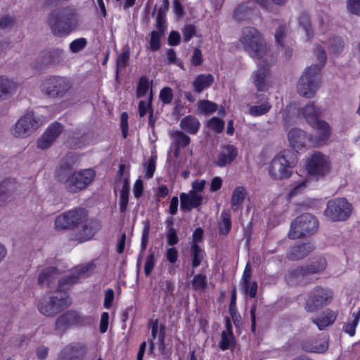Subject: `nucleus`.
<instances>
[{
  "instance_id": "nucleus-53",
  "label": "nucleus",
  "mask_w": 360,
  "mask_h": 360,
  "mask_svg": "<svg viewBox=\"0 0 360 360\" xmlns=\"http://www.w3.org/2000/svg\"><path fill=\"white\" fill-rule=\"evenodd\" d=\"M248 6L246 4H240L238 5L234 11L233 17L237 21H243L246 19Z\"/></svg>"
},
{
  "instance_id": "nucleus-50",
  "label": "nucleus",
  "mask_w": 360,
  "mask_h": 360,
  "mask_svg": "<svg viewBox=\"0 0 360 360\" xmlns=\"http://www.w3.org/2000/svg\"><path fill=\"white\" fill-rule=\"evenodd\" d=\"M174 142L177 148H185L190 144L191 139L181 131H176L174 134Z\"/></svg>"
},
{
  "instance_id": "nucleus-4",
  "label": "nucleus",
  "mask_w": 360,
  "mask_h": 360,
  "mask_svg": "<svg viewBox=\"0 0 360 360\" xmlns=\"http://www.w3.org/2000/svg\"><path fill=\"white\" fill-rule=\"evenodd\" d=\"M48 20L51 32L56 37L68 35L78 25L77 15L73 11L65 12L59 15L57 11H53Z\"/></svg>"
},
{
  "instance_id": "nucleus-56",
  "label": "nucleus",
  "mask_w": 360,
  "mask_h": 360,
  "mask_svg": "<svg viewBox=\"0 0 360 360\" xmlns=\"http://www.w3.org/2000/svg\"><path fill=\"white\" fill-rule=\"evenodd\" d=\"M150 229V224L149 220H146L143 224V228L142 231L141 235V250H146L148 240H149V233Z\"/></svg>"
},
{
  "instance_id": "nucleus-25",
  "label": "nucleus",
  "mask_w": 360,
  "mask_h": 360,
  "mask_svg": "<svg viewBox=\"0 0 360 360\" xmlns=\"http://www.w3.org/2000/svg\"><path fill=\"white\" fill-rule=\"evenodd\" d=\"M214 81L212 74H200L197 75L192 82V89L196 94H200L210 88Z\"/></svg>"
},
{
  "instance_id": "nucleus-45",
  "label": "nucleus",
  "mask_w": 360,
  "mask_h": 360,
  "mask_svg": "<svg viewBox=\"0 0 360 360\" xmlns=\"http://www.w3.org/2000/svg\"><path fill=\"white\" fill-rule=\"evenodd\" d=\"M165 34H160V32L155 30H153L150 33V39H149V49L155 52L158 51L161 47V37Z\"/></svg>"
},
{
  "instance_id": "nucleus-29",
  "label": "nucleus",
  "mask_w": 360,
  "mask_h": 360,
  "mask_svg": "<svg viewBox=\"0 0 360 360\" xmlns=\"http://www.w3.org/2000/svg\"><path fill=\"white\" fill-rule=\"evenodd\" d=\"M190 254L193 268L191 275H193L194 274V269L201 264L202 260L206 257V252L200 245L191 244Z\"/></svg>"
},
{
  "instance_id": "nucleus-57",
  "label": "nucleus",
  "mask_w": 360,
  "mask_h": 360,
  "mask_svg": "<svg viewBox=\"0 0 360 360\" xmlns=\"http://www.w3.org/2000/svg\"><path fill=\"white\" fill-rule=\"evenodd\" d=\"M183 39L184 42H188L196 35V27L194 25H186L182 29Z\"/></svg>"
},
{
  "instance_id": "nucleus-37",
  "label": "nucleus",
  "mask_w": 360,
  "mask_h": 360,
  "mask_svg": "<svg viewBox=\"0 0 360 360\" xmlns=\"http://www.w3.org/2000/svg\"><path fill=\"white\" fill-rule=\"evenodd\" d=\"M130 58V48L128 45L123 47L121 53L118 54L116 59V72L125 69L129 65Z\"/></svg>"
},
{
  "instance_id": "nucleus-33",
  "label": "nucleus",
  "mask_w": 360,
  "mask_h": 360,
  "mask_svg": "<svg viewBox=\"0 0 360 360\" xmlns=\"http://www.w3.org/2000/svg\"><path fill=\"white\" fill-rule=\"evenodd\" d=\"M302 114L310 126L321 120L319 119L321 115V109L314 104L307 105L302 110Z\"/></svg>"
},
{
  "instance_id": "nucleus-31",
  "label": "nucleus",
  "mask_w": 360,
  "mask_h": 360,
  "mask_svg": "<svg viewBox=\"0 0 360 360\" xmlns=\"http://www.w3.org/2000/svg\"><path fill=\"white\" fill-rule=\"evenodd\" d=\"M180 127L186 133L195 134L200 129V123L195 116L189 115L182 118Z\"/></svg>"
},
{
  "instance_id": "nucleus-40",
  "label": "nucleus",
  "mask_w": 360,
  "mask_h": 360,
  "mask_svg": "<svg viewBox=\"0 0 360 360\" xmlns=\"http://www.w3.org/2000/svg\"><path fill=\"white\" fill-rule=\"evenodd\" d=\"M302 347L309 352L324 353L328 349V342L326 340L320 342L315 341L312 343L306 342L302 344Z\"/></svg>"
},
{
  "instance_id": "nucleus-64",
  "label": "nucleus",
  "mask_w": 360,
  "mask_h": 360,
  "mask_svg": "<svg viewBox=\"0 0 360 360\" xmlns=\"http://www.w3.org/2000/svg\"><path fill=\"white\" fill-rule=\"evenodd\" d=\"M347 8L352 14L360 16V0H347Z\"/></svg>"
},
{
  "instance_id": "nucleus-28",
  "label": "nucleus",
  "mask_w": 360,
  "mask_h": 360,
  "mask_svg": "<svg viewBox=\"0 0 360 360\" xmlns=\"http://www.w3.org/2000/svg\"><path fill=\"white\" fill-rule=\"evenodd\" d=\"M261 96V94H256L255 97L257 99L256 103H259L260 101H262V104L258 105H252L249 108V114L253 117L264 115L271 109V105L269 102L268 98H265V100L263 101V98H259Z\"/></svg>"
},
{
  "instance_id": "nucleus-43",
  "label": "nucleus",
  "mask_w": 360,
  "mask_h": 360,
  "mask_svg": "<svg viewBox=\"0 0 360 360\" xmlns=\"http://www.w3.org/2000/svg\"><path fill=\"white\" fill-rule=\"evenodd\" d=\"M11 187H13L11 179H7L0 183V206L10 198Z\"/></svg>"
},
{
  "instance_id": "nucleus-7",
  "label": "nucleus",
  "mask_w": 360,
  "mask_h": 360,
  "mask_svg": "<svg viewBox=\"0 0 360 360\" xmlns=\"http://www.w3.org/2000/svg\"><path fill=\"white\" fill-rule=\"evenodd\" d=\"M330 169L329 156L321 151H314L306 158V172L309 176L316 180L324 178L330 172Z\"/></svg>"
},
{
  "instance_id": "nucleus-1",
  "label": "nucleus",
  "mask_w": 360,
  "mask_h": 360,
  "mask_svg": "<svg viewBox=\"0 0 360 360\" xmlns=\"http://www.w3.org/2000/svg\"><path fill=\"white\" fill-rule=\"evenodd\" d=\"M314 54L319 62V65H311L304 70L297 85V91L300 96L306 98L314 96L319 87L321 71L326 63V51L321 45L314 49Z\"/></svg>"
},
{
  "instance_id": "nucleus-11",
  "label": "nucleus",
  "mask_w": 360,
  "mask_h": 360,
  "mask_svg": "<svg viewBox=\"0 0 360 360\" xmlns=\"http://www.w3.org/2000/svg\"><path fill=\"white\" fill-rule=\"evenodd\" d=\"M72 85L68 79L61 76H51L41 84V90L50 98H63L70 91Z\"/></svg>"
},
{
  "instance_id": "nucleus-42",
  "label": "nucleus",
  "mask_w": 360,
  "mask_h": 360,
  "mask_svg": "<svg viewBox=\"0 0 360 360\" xmlns=\"http://www.w3.org/2000/svg\"><path fill=\"white\" fill-rule=\"evenodd\" d=\"M232 227L231 214L229 211H223L221 213V221L219 224V233L220 235L226 236Z\"/></svg>"
},
{
  "instance_id": "nucleus-47",
  "label": "nucleus",
  "mask_w": 360,
  "mask_h": 360,
  "mask_svg": "<svg viewBox=\"0 0 360 360\" xmlns=\"http://www.w3.org/2000/svg\"><path fill=\"white\" fill-rule=\"evenodd\" d=\"M73 164L69 162L67 160H63L58 167V176L63 182V180L72 173Z\"/></svg>"
},
{
  "instance_id": "nucleus-10",
  "label": "nucleus",
  "mask_w": 360,
  "mask_h": 360,
  "mask_svg": "<svg viewBox=\"0 0 360 360\" xmlns=\"http://www.w3.org/2000/svg\"><path fill=\"white\" fill-rule=\"evenodd\" d=\"M93 321L94 318L91 316H81L77 311L68 310L57 318L54 330L65 333L72 326H89Z\"/></svg>"
},
{
  "instance_id": "nucleus-6",
  "label": "nucleus",
  "mask_w": 360,
  "mask_h": 360,
  "mask_svg": "<svg viewBox=\"0 0 360 360\" xmlns=\"http://www.w3.org/2000/svg\"><path fill=\"white\" fill-rule=\"evenodd\" d=\"M333 297L334 292L331 288L316 285L308 292L304 309L309 313L315 312L330 304Z\"/></svg>"
},
{
  "instance_id": "nucleus-2",
  "label": "nucleus",
  "mask_w": 360,
  "mask_h": 360,
  "mask_svg": "<svg viewBox=\"0 0 360 360\" xmlns=\"http://www.w3.org/2000/svg\"><path fill=\"white\" fill-rule=\"evenodd\" d=\"M297 162L296 156L288 150L280 151L272 159L269 166V174L274 181L288 179L291 176L292 169Z\"/></svg>"
},
{
  "instance_id": "nucleus-18",
  "label": "nucleus",
  "mask_w": 360,
  "mask_h": 360,
  "mask_svg": "<svg viewBox=\"0 0 360 360\" xmlns=\"http://www.w3.org/2000/svg\"><path fill=\"white\" fill-rule=\"evenodd\" d=\"M86 350L87 348L84 344L72 342L62 349L58 360H82Z\"/></svg>"
},
{
  "instance_id": "nucleus-13",
  "label": "nucleus",
  "mask_w": 360,
  "mask_h": 360,
  "mask_svg": "<svg viewBox=\"0 0 360 360\" xmlns=\"http://www.w3.org/2000/svg\"><path fill=\"white\" fill-rule=\"evenodd\" d=\"M68 292H55V295L51 296L49 301H39L37 308L42 314L53 316L68 307Z\"/></svg>"
},
{
  "instance_id": "nucleus-51",
  "label": "nucleus",
  "mask_w": 360,
  "mask_h": 360,
  "mask_svg": "<svg viewBox=\"0 0 360 360\" xmlns=\"http://www.w3.org/2000/svg\"><path fill=\"white\" fill-rule=\"evenodd\" d=\"M144 167V177L146 179H151L155 173V167H156V161L155 158L153 157H150L146 162L143 164Z\"/></svg>"
},
{
  "instance_id": "nucleus-17",
  "label": "nucleus",
  "mask_w": 360,
  "mask_h": 360,
  "mask_svg": "<svg viewBox=\"0 0 360 360\" xmlns=\"http://www.w3.org/2000/svg\"><path fill=\"white\" fill-rule=\"evenodd\" d=\"M269 75L270 65L263 61L262 63L258 65L257 69L252 75V82L257 91L265 92L268 91L269 87Z\"/></svg>"
},
{
  "instance_id": "nucleus-15",
  "label": "nucleus",
  "mask_w": 360,
  "mask_h": 360,
  "mask_svg": "<svg viewBox=\"0 0 360 360\" xmlns=\"http://www.w3.org/2000/svg\"><path fill=\"white\" fill-rule=\"evenodd\" d=\"M327 266V262L324 257L314 258L307 265L298 266L289 271L293 278L300 279L309 275L319 274L323 271Z\"/></svg>"
},
{
  "instance_id": "nucleus-24",
  "label": "nucleus",
  "mask_w": 360,
  "mask_h": 360,
  "mask_svg": "<svg viewBox=\"0 0 360 360\" xmlns=\"http://www.w3.org/2000/svg\"><path fill=\"white\" fill-rule=\"evenodd\" d=\"M151 336L152 340L149 341V345L150 349H153L154 343L153 340H155L158 337L159 347L160 349H164L165 347V335H166V327L165 325L161 324L159 326V321L158 319L151 320Z\"/></svg>"
},
{
  "instance_id": "nucleus-62",
  "label": "nucleus",
  "mask_w": 360,
  "mask_h": 360,
  "mask_svg": "<svg viewBox=\"0 0 360 360\" xmlns=\"http://www.w3.org/2000/svg\"><path fill=\"white\" fill-rule=\"evenodd\" d=\"M167 243L169 245L173 246L179 243V237L176 230L174 227H169L167 232Z\"/></svg>"
},
{
  "instance_id": "nucleus-20",
  "label": "nucleus",
  "mask_w": 360,
  "mask_h": 360,
  "mask_svg": "<svg viewBox=\"0 0 360 360\" xmlns=\"http://www.w3.org/2000/svg\"><path fill=\"white\" fill-rule=\"evenodd\" d=\"M89 269V266H85L79 269L77 272L63 277L58 281V286L55 292H67L71 287L79 282L81 276L86 274Z\"/></svg>"
},
{
  "instance_id": "nucleus-55",
  "label": "nucleus",
  "mask_w": 360,
  "mask_h": 360,
  "mask_svg": "<svg viewBox=\"0 0 360 360\" xmlns=\"http://www.w3.org/2000/svg\"><path fill=\"white\" fill-rule=\"evenodd\" d=\"M87 44L86 39L84 37H80L73 40L70 44V49L72 53H78L80 51L83 50Z\"/></svg>"
},
{
  "instance_id": "nucleus-48",
  "label": "nucleus",
  "mask_w": 360,
  "mask_h": 360,
  "mask_svg": "<svg viewBox=\"0 0 360 360\" xmlns=\"http://www.w3.org/2000/svg\"><path fill=\"white\" fill-rule=\"evenodd\" d=\"M62 51L60 49H51L46 51L43 57L44 62L47 64H53L58 62Z\"/></svg>"
},
{
  "instance_id": "nucleus-35",
  "label": "nucleus",
  "mask_w": 360,
  "mask_h": 360,
  "mask_svg": "<svg viewBox=\"0 0 360 360\" xmlns=\"http://www.w3.org/2000/svg\"><path fill=\"white\" fill-rule=\"evenodd\" d=\"M17 89L16 84L6 77L0 76V101L6 99Z\"/></svg>"
},
{
  "instance_id": "nucleus-30",
  "label": "nucleus",
  "mask_w": 360,
  "mask_h": 360,
  "mask_svg": "<svg viewBox=\"0 0 360 360\" xmlns=\"http://www.w3.org/2000/svg\"><path fill=\"white\" fill-rule=\"evenodd\" d=\"M248 192L246 188L242 186H236L233 191L231 198V206L234 212L238 211L243 203Z\"/></svg>"
},
{
  "instance_id": "nucleus-23",
  "label": "nucleus",
  "mask_w": 360,
  "mask_h": 360,
  "mask_svg": "<svg viewBox=\"0 0 360 360\" xmlns=\"http://www.w3.org/2000/svg\"><path fill=\"white\" fill-rule=\"evenodd\" d=\"M314 248V246L309 243H299L291 247L287 254V257L291 261L302 259L311 252Z\"/></svg>"
},
{
  "instance_id": "nucleus-44",
  "label": "nucleus",
  "mask_w": 360,
  "mask_h": 360,
  "mask_svg": "<svg viewBox=\"0 0 360 360\" xmlns=\"http://www.w3.org/2000/svg\"><path fill=\"white\" fill-rule=\"evenodd\" d=\"M289 30V25L283 24L279 25L275 32V39L278 45L281 48H284L285 44L283 39L286 37Z\"/></svg>"
},
{
  "instance_id": "nucleus-27",
  "label": "nucleus",
  "mask_w": 360,
  "mask_h": 360,
  "mask_svg": "<svg viewBox=\"0 0 360 360\" xmlns=\"http://www.w3.org/2000/svg\"><path fill=\"white\" fill-rule=\"evenodd\" d=\"M338 314L333 310L327 309L322 312L320 316L313 318L311 321L316 325L320 330H323L328 326L334 323L337 319Z\"/></svg>"
},
{
  "instance_id": "nucleus-38",
  "label": "nucleus",
  "mask_w": 360,
  "mask_h": 360,
  "mask_svg": "<svg viewBox=\"0 0 360 360\" xmlns=\"http://www.w3.org/2000/svg\"><path fill=\"white\" fill-rule=\"evenodd\" d=\"M152 86V81H149L148 78L145 75L141 76L136 86V97L139 98L144 97L149 90L153 89Z\"/></svg>"
},
{
  "instance_id": "nucleus-46",
  "label": "nucleus",
  "mask_w": 360,
  "mask_h": 360,
  "mask_svg": "<svg viewBox=\"0 0 360 360\" xmlns=\"http://www.w3.org/2000/svg\"><path fill=\"white\" fill-rule=\"evenodd\" d=\"M192 288L194 290H202L207 285V276L202 274H198L193 276L191 281Z\"/></svg>"
},
{
  "instance_id": "nucleus-61",
  "label": "nucleus",
  "mask_w": 360,
  "mask_h": 360,
  "mask_svg": "<svg viewBox=\"0 0 360 360\" xmlns=\"http://www.w3.org/2000/svg\"><path fill=\"white\" fill-rule=\"evenodd\" d=\"M174 289L175 285L172 280L168 279L165 281V287L163 288V291L165 292L164 299H170L174 298Z\"/></svg>"
},
{
  "instance_id": "nucleus-59",
  "label": "nucleus",
  "mask_w": 360,
  "mask_h": 360,
  "mask_svg": "<svg viewBox=\"0 0 360 360\" xmlns=\"http://www.w3.org/2000/svg\"><path fill=\"white\" fill-rule=\"evenodd\" d=\"M155 265V258L153 252H150L146 259L144 265V273L146 276H149L153 270Z\"/></svg>"
},
{
  "instance_id": "nucleus-52",
  "label": "nucleus",
  "mask_w": 360,
  "mask_h": 360,
  "mask_svg": "<svg viewBox=\"0 0 360 360\" xmlns=\"http://www.w3.org/2000/svg\"><path fill=\"white\" fill-rule=\"evenodd\" d=\"M241 288L243 292L251 298H255L257 293L258 284L257 281L241 283Z\"/></svg>"
},
{
  "instance_id": "nucleus-63",
  "label": "nucleus",
  "mask_w": 360,
  "mask_h": 360,
  "mask_svg": "<svg viewBox=\"0 0 360 360\" xmlns=\"http://www.w3.org/2000/svg\"><path fill=\"white\" fill-rule=\"evenodd\" d=\"M203 63L202 51L199 48H195L191 58V63L193 66H199Z\"/></svg>"
},
{
  "instance_id": "nucleus-8",
  "label": "nucleus",
  "mask_w": 360,
  "mask_h": 360,
  "mask_svg": "<svg viewBox=\"0 0 360 360\" xmlns=\"http://www.w3.org/2000/svg\"><path fill=\"white\" fill-rule=\"evenodd\" d=\"M95 176L94 169H83L70 174L63 183L68 193H77L86 188L93 182Z\"/></svg>"
},
{
  "instance_id": "nucleus-16",
  "label": "nucleus",
  "mask_w": 360,
  "mask_h": 360,
  "mask_svg": "<svg viewBox=\"0 0 360 360\" xmlns=\"http://www.w3.org/2000/svg\"><path fill=\"white\" fill-rule=\"evenodd\" d=\"M311 127L314 130V133L309 135L311 145L316 148L326 145L332 133L329 124L324 120H320Z\"/></svg>"
},
{
  "instance_id": "nucleus-39",
  "label": "nucleus",
  "mask_w": 360,
  "mask_h": 360,
  "mask_svg": "<svg viewBox=\"0 0 360 360\" xmlns=\"http://www.w3.org/2000/svg\"><path fill=\"white\" fill-rule=\"evenodd\" d=\"M236 346V340L234 335L221 332V338L218 342L219 348L222 351L233 349Z\"/></svg>"
},
{
  "instance_id": "nucleus-26",
  "label": "nucleus",
  "mask_w": 360,
  "mask_h": 360,
  "mask_svg": "<svg viewBox=\"0 0 360 360\" xmlns=\"http://www.w3.org/2000/svg\"><path fill=\"white\" fill-rule=\"evenodd\" d=\"M238 155V149L233 145L224 146L222 151L218 155L216 165L220 167H225L232 162Z\"/></svg>"
},
{
  "instance_id": "nucleus-41",
  "label": "nucleus",
  "mask_w": 360,
  "mask_h": 360,
  "mask_svg": "<svg viewBox=\"0 0 360 360\" xmlns=\"http://www.w3.org/2000/svg\"><path fill=\"white\" fill-rule=\"evenodd\" d=\"M217 104L209 100H200L197 103L198 113L207 115L217 111Z\"/></svg>"
},
{
  "instance_id": "nucleus-49",
  "label": "nucleus",
  "mask_w": 360,
  "mask_h": 360,
  "mask_svg": "<svg viewBox=\"0 0 360 360\" xmlns=\"http://www.w3.org/2000/svg\"><path fill=\"white\" fill-rule=\"evenodd\" d=\"M174 98L173 90L169 86H165L160 89L159 99L163 105H169Z\"/></svg>"
},
{
  "instance_id": "nucleus-19",
  "label": "nucleus",
  "mask_w": 360,
  "mask_h": 360,
  "mask_svg": "<svg viewBox=\"0 0 360 360\" xmlns=\"http://www.w3.org/2000/svg\"><path fill=\"white\" fill-rule=\"evenodd\" d=\"M62 130L63 125L58 122L50 124L41 136L37 140V147L41 149L48 148L60 135Z\"/></svg>"
},
{
  "instance_id": "nucleus-36",
  "label": "nucleus",
  "mask_w": 360,
  "mask_h": 360,
  "mask_svg": "<svg viewBox=\"0 0 360 360\" xmlns=\"http://www.w3.org/2000/svg\"><path fill=\"white\" fill-rule=\"evenodd\" d=\"M298 23L304 30L307 40L310 41L314 37V31L309 14L305 11L300 13L298 16Z\"/></svg>"
},
{
  "instance_id": "nucleus-9",
  "label": "nucleus",
  "mask_w": 360,
  "mask_h": 360,
  "mask_svg": "<svg viewBox=\"0 0 360 360\" xmlns=\"http://www.w3.org/2000/svg\"><path fill=\"white\" fill-rule=\"evenodd\" d=\"M352 205L345 198H335L327 202L324 216L330 221H345L352 214Z\"/></svg>"
},
{
  "instance_id": "nucleus-54",
  "label": "nucleus",
  "mask_w": 360,
  "mask_h": 360,
  "mask_svg": "<svg viewBox=\"0 0 360 360\" xmlns=\"http://www.w3.org/2000/svg\"><path fill=\"white\" fill-rule=\"evenodd\" d=\"M207 126L216 133H221L224 128V122L217 117H213L207 121Z\"/></svg>"
},
{
  "instance_id": "nucleus-34",
  "label": "nucleus",
  "mask_w": 360,
  "mask_h": 360,
  "mask_svg": "<svg viewBox=\"0 0 360 360\" xmlns=\"http://www.w3.org/2000/svg\"><path fill=\"white\" fill-rule=\"evenodd\" d=\"M327 47L330 55L338 57L345 49V41L341 37H333L328 39Z\"/></svg>"
},
{
  "instance_id": "nucleus-32",
  "label": "nucleus",
  "mask_w": 360,
  "mask_h": 360,
  "mask_svg": "<svg viewBox=\"0 0 360 360\" xmlns=\"http://www.w3.org/2000/svg\"><path fill=\"white\" fill-rule=\"evenodd\" d=\"M58 270L56 267L46 268L40 273L38 283L40 285L46 284L49 288L58 279Z\"/></svg>"
},
{
  "instance_id": "nucleus-21",
  "label": "nucleus",
  "mask_w": 360,
  "mask_h": 360,
  "mask_svg": "<svg viewBox=\"0 0 360 360\" xmlns=\"http://www.w3.org/2000/svg\"><path fill=\"white\" fill-rule=\"evenodd\" d=\"M179 198L181 210L185 212L198 208L202 205L203 200L202 195L195 193L194 191H189L188 193H181Z\"/></svg>"
},
{
  "instance_id": "nucleus-14",
  "label": "nucleus",
  "mask_w": 360,
  "mask_h": 360,
  "mask_svg": "<svg viewBox=\"0 0 360 360\" xmlns=\"http://www.w3.org/2000/svg\"><path fill=\"white\" fill-rule=\"evenodd\" d=\"M40 124V120L34 115V112L28 111L16 122L12 129L13 134L18 138L26 137L37 130Z\"/></svg>"
},
{
  "instance_id": "nucleus-58",
  "label": "nucleus",
  "mask_w": 360,
  "mask_h": 360,
  "mask_svg": "<svg viewBox=\"0 0 360 360\" xmlns=\"http://www.w3.org/2000/svg\"><path fill=\"white\" fill-rule=\"evenodd\" d=\"M94 235V231L91 226L85 224L82 226V230L78 234V239L81 241H86L91 239Z\"/></svg>"
},
{
  "instance_id": "nucleus-60",
  "label": "nucleus",
  "mask_w": 360,
  "mask_h": 360,
  "mask_svg": "<svg viewBox=\"0 0 360 360\" xmlns=\"http://www.w3.org/2000/svg\"><path fill=\"white\" fill-rule=\"evenodd\" d=\"M308 184L309 181L307 179L297 182L290 191L288 196L290 198H292L293 196L297 195L299 193H302Z\"/></svg>"
},
{
  "instance_id": "nucleus-22",
  "label": "nucleus",
  "mask_w": 360,
  "mask_h": 360,
  "mask_svg": "<svg viewBox=\"0 0 360 360\" xmlns=\"http://www.w3.org/2000/svg\"><path fill=\"white\" fill-rule=\"evenodd\" d=\"M288 138L291 147L297 152L305 148L307 141L309 142V135L297 128L290 129Z\"/></svg>"
},
{
  "instance_id": "nucleus-12",
  "label": "nucleus",
  "mask_w": 360,
  "mask_h": 360,
  "mask_svg": "<svg viewBox=\"0 0 360 360\" xmlns=\"http://www.w3.org/2000/svg\"><path fill=\"white\" fill-rule=\"evenodd\" d=\"M88 214L85 209L76 207L58 216L55 220L56 230L76 227L86 221Z\"/></svg>"
},
{
  "instance_id": "nucleus-3",
  "label": "nucleus",
  "mask_w": 360,
  "mask_h": 360,
  "mask_svg": "<svg viewBox=\"0 0 360 360\" xmlns=\"http://www.w3.org/2000/svg\"><path fill=\"white\" fill-rule=\"evenodd\" d=\"M240 42L244 50L253 59L261 60L266 54L267 44L262 34L253 27L243 29Z\"/></svg>"
},
{
  "instance_id": "nucleus-5",
  "label": "nucleus",
  "mask_w": 360,
  "mask_h": 360,
  "mask_svg": "<svg viewBox=\"0 0 360 360\" xmlns=\"http://www.w3.org/2000/svg\"><path fill=\"white\" fill-rule=\"evenodd\" d=\"M318 229V219L309 213H304L292 221L288 237L295 240L311 236L316 232Z\"/></svg>"
}]
</instances>
